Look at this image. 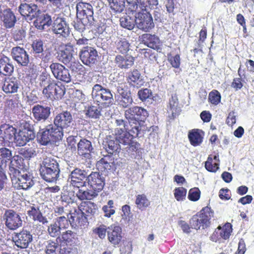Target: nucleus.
Here are the masks:
<instances>
[{
  "label": "nucleus",
  "instance_id": "48",
  "mask_svg": "<svg viewBox=\"0 0 254 254\" xmlns=\"http://www.w3.org/2000/svg\"><path fill=\"white\" fill-rule=\"evenodd\" d=\"M58 238L66 244L71 243L75 240L76 233L71 230H67L63 232Z\"/></svg>",
  "mask_w": 254,
  "mask_h": 254
},
{
  "label": "nucleus",
  "instance_id": "11",
  "mask_svg": "<svg viewBox=\"0 0 254 254\" xmlns=\"http://www.w3.org/2000/svg\"><path fill=\"white\" fill-rule=\"evenodd\" d=\"M50 68L57 79L65 83L71 81V76L69 70L61 64L53 63L50 65Z\"/></svg>",
  "mask_w": 254,
  "mask_h": 254
},
{
  "label": "nucleus",
  "instance_id": "20",
  "mask_svg": "<svg viewBox=\"0 0 254 254\" xmlns=\"http://www.w3.org/2000/svg\"><path fill=\"white\" fill-rule=\"evenodd\" d=\"M71 185L74 188H80L86 186V171L79 168L74 169L70 173Z\"/></svg>",
  "mask_w": 254,
  "mask_h": 254
},
{
  "label": "nucleus",
  "instance_id": "4",
  "mask_svg": "<svg viewBox=\"0 0 254 254\" xmlns=\"http://www.w3.org/2000/svg\"><path fill=\"white\" fill-rule=\"evenodd\" d=\"M91 95L94 102L101 107H109L113 101V96L110 90L99 84H95L92 87Z\"/></svg>",
  "mask_w": 254,
  "mask_h": 254
},
{
  "label": "nucleus",
  "instance_id": "3",
  "mask_svg": "<svg viewBox=\"0 0 254 254\" xmlns=\"http://www.w3.org/2000/svg\"><path fill=\"white\" fill-rule=\"evenodd\" d=\"M214 216V211L208 206L203 207L199 212L193 215L190 219L192 229L196 230L208 228L211 224V219Z\"/></svg>",
  "mask_w": 254,
  "mask_h": 254
},
{
  "label": "nucleus",
  "instance_id": "38",
  "mask_svg": "<svg viewBox=\"0 0 254 254\" xmlns=\"http://www.w3.org/2000/svg\"><path fill=\"white\" fill-rule=\"evenodd\" d=\"M51 16L48 14H43L38 16L34 21L35 27L39 30H44L46 27H48L52 24Z\"/></svg>",
  "mask_w": 254,
  "mask_h": 254
},
{
  "label": "nucleus",
  "instance_id": "49",
  "mask_svg": "<svg viewBox=\"0 0 254 254\" xmlns=\"http://www.w3.org/2000/svg\"><path fill=\"white\" fill-rule=\"evenodd\" d=\"M101 108L99 106L98 107L95 106H89L86 111V115L91 118L99 119L101 116Z\"/></svg>",
  "mask_w": 254,
  "mask_h": 254
},
{
  "label": "nucleus",
  "instance_id": "53",
  "mask_svg": "<svg viewBox=\"0 0 254 254\" xmlns=\"http://www.w3.org/2000/svg\"><path fill=\"white\" fill-rule=\"evenodd\" d=\"M114 204V201L113 200H109L107 202V204L102 207V210L104 213V216L105 217L110 218L115 213Z\"/></svg>",
  "mask_w": 254,
  "mask_h": 254
},
{
  "label": "nucleus",
  "instance_id": "8",
  "mask_svg": "<svg viewBox=\"0 0 254 254\" xmlns=\"http://www.w3.org/2000/svg\"><path fill=\"white\" fill-rule=\"evenodd\" d=\"M10 177L12 181L15 180V187L18 189L26 190L34 184L32 175L27 170H21L20 172L16 174V177H13V176Z\"/></svg>",
  "mask_w": 254,
  "mask_h": 254
},
{
  "label": "nucleus",
  "instance_id": "51",
  "mask_svg": "<svg viewBox=\"0 0 254 254\" xmlns=\"http://www.w3.org/2000/svg\"><path fill=\"white\" fill-rule=\"evenodd\" d=\"M77 18L76 21L74 22V27L79 32H83L85 29L86 26H91L93 24V22L86 19Z\"/></svg>",
  "mask_w": 254,
  "mask_h": 254
},
{
  "label": "nucleus",
  "instance_id": "16",
  "mask_svg": "<svg viewBox=\"0 0 254 254\" xmlns=\"http://www.w3.org/2000/svg\"><path fill=\"white\" fill-rule=\"evenodd\" d=\"M77 17L81 19H86L94 23L93 9L89 3L80 1L76 6Z\"/></svg>",
  "mask_w": 254,
  "mask_h": 254
},
{
  "label": "nucleus",
  "instance_id": "60",
  "mask_svg": "<svg viewBox=\"0 0 254 254\" xmlns=\"http://www.w3.org/2000/svg\"><path fill=\"white\" fill-rule=\"evenodd\" d=\"M69 67L72 71L78 72L79 74L85 72V67L78 61H71Z\"/></svg>",
  "mask_w": 254,
  "mask_h": 254
},
{
  "label": "nucleus",
  "instance_id": "30",
  "mask_svg": "<svg viewBox=\"0 0 254 254\" xmlns=\"http://www.w3.org/2000/svg\"><path fill=\"white\" fill-rule=\"evenodd\" d=\"M0 17L3 22L4 27L6 28L13 27L16 22L15 14L9 8L4 9L1 12Z\"/></svg>",
  "mask_w": 254,
  "mask_h": 254
},
{
  "label": "nucleus",
  "instance_id": "28",
  "mask_svg": "<svg viewBox=\"0 0 254 254\" xmlns=\"http://www.w3.org/2000/svg\"><path fill=\"white\" fill-rule=\"evenodd\" d=\"M127 81L128 84L132 87L138 88L144 84V81L140 71L134 69L128 73Z\"/></svg>",
  "mask_w": 254,
  "mask_h": 254
},
{
  "label": "nucleus",
  "instance_id": "33",
  "mask_svg": "<svg viewBox=\"0 0 254 254\" xmlns=\"http://www.w3.org/2000/svg\"><path fill=\"white\" fill-rule=\"evenodd\" d=\"M35 137V133L34 131L20 130L16 138V143L19 146H23L30 140L34 139Z\"/></svg>",
  "mask_w": 254,
  "mask_h": 254
},
{
  "label": "nucleus",
  "instance_id": "6",
  "mask_svg": "<svg viewBox=\"0 0 254 254\" xmlns=\"http://www.w3.org/2000/svg\"><path fill=\"white\" fill-rule=\"evenodd\" d=\"M139 133L136 136H133L130 130L123 129V127H116L114 130V134L120 143L128 145L129 149L132 151H136L139 147L140 144L138 142L132 140L133 138L138 136Z\"/></svg>",
  "mask_w": 254,
  "mask_h": 254
},
{
  "label": "nucleus",
  "instance_id": "1",
  "mask_svg": "<svg viewBox=\"0 0 254 254\" xmlns=\"http://www.w3.org/2000/svg\"><path fill=\"white\" fill-rule=\"evenodd\" d=\"M124 115L127 122L117 119L115 121L117 127L130 130L133 136H136L141 130L140 122L148 116L147 111L141 107L135 106L125 110Z\"/></svg>",
  "mask_w": 254,
  "mask_h": 254
},
{
  "label": "nucleus",
  "instance_id": "59",
  "mask_svg": "<svg viewBox=\"0 0 254 254\" xmlns=\"http://www.w3.org/2000/svg\"><path fill=\"white\" fill-rule=\"evenodd\" d=\"M55 223L61 230L66 229L69 227V218L67 219L64 216L58 217L56 219Z\"/></svg>",
  "mask_w": 254,
  "mask_h": 254
},
{
  "label": "nucleus",
  "instance_id": "61",
  "mask_svg": "<svg viewBox=\"0 0 254 254\" xmlns=\"http://www.w3.org/2000/svg\"><path fill=\"white\" fill-rule=\"evenodd\" d=\"M138 2L140 7L144 10L147 8H151L158 4L157 0H138Z\"/></svg>",
  "mask_w": 254,
  "mask_h": 254
},
{
  "label": "nucleus",
  "instance_id": "26",
  "mask_svg": "<svg viewBox=\"0 0 254 254\" xmlns=\"http://www.w3.org/2000/svg\"><path fill=\"white\" fill-rule=\"evenodd\" d=\"M107 237L112 245L114 246L118 245L123 237L122 228L118 226L111 225L107 228Z\"/></svg>",
  "mask_w": 254,
  "mask_h": 254
},
{
  "label": "nucleus",
  "instance_id": "19",
  "mask_svg": "<svg viewBox=\"0 0 254 254\" xmlns=\"http://www.w3.org/2000/svg\"><path fill=\"white\" fill-rule=\"evenodd\" d=\"M11 55L19 65L26 66L29 63V55L23 48L19 46L13 47L11 51Z\"/></svg>",
  "mask_w": 254,
  "mask_h": 254
},
{
  "label": "nucleus",
  "instance_id": "21",
  "mask_svg": "<svg viewBox=\"0 0 254 254\" xmlns=\"http://www.w3.org/2000/svg\"><path fill=\"white\" fill-rule=\"evenodd\" d=\"M142 42L150 48L161 53L162 50V43L159 38L155 35L149 33L143 34L141 37Z\"/></svg>",
  "mask_w": 254,
  "mask_h": 254
},
{
  "label": "nucleus",
  "instance_id": "23",
  "mask_svg": "<svg viewBox=\"0 0 254 254\" xmlns=\"http://www.w3.org/2000/svg\"><path fill=\"white\" fill-rule=\"evenodd\" d=\"M88 218L81 213L77 212L75 211L70 213V216L69 217V221L70 225L72 227H78L81 229H85L87 227L89 222Z\"/></svg>",
  "mask_w": 254,
  "mask_h": 254
},
{
  "label": "nucleus",
  "instance_id": "56",
  "mask_svg": "<svg viewBox=\"0 0 254 254\" xmlns=\"http://www.w3.org/2000/svg\"><path fill=\"white\" fill-rule=\"evenodd\" d=\"M127 2V11L129 14L130 13L133 14L134 13L140 12L138 10L139 8L142 11H146L147 10V9L146 10H144L140 7L139 3L138 2V0H134V1H128Z\"/></svg>",
  "mask_w": 254,
  "mask_h": 254
},
{
  "label": "nucleus",
  "instance_id": "22",
  "mask_svg": "<svg viewBox=\"0 0 254 254\" xmlns=\"http://www.w3.org/2000/svg\"><path fill=\"white\" fill-rule=\"evenodd\" d=\"M88 185L97 192L102 190L105 185L104 178L99 172H92L87 179Z\"/></svg>",
  "mask_w": 254,
  "mask_h": 254
},
{
  "label": "nucleus",
  "instance_id": "12",
  "mask_svg": "<svg viewBox=\"0 0 254 254\" xmlns=\"http://www.w3.org/2000/svg\"><path fill=\"white\" fill-rule=\"evenodd\" d=\"M135 17V24L141 30L148 31L154 26L152 17L149 12H138Z\"/></svg>",
  "mask_w": 254,
  "mask_h": 254
},
{
  "label": "nucleus",
  "instance_id": "57",
  "mask_svg": "<svg viewBox=\"0 0 254 254\" xmlns=\"http://www.w3.org/2000/svg\"><path fill=\"white\" fill-rule=\"evenodd\" d=\"M174 197L178 201H182L185 199L187 190L184 187L176 188L174 190Z\"/></svg>",
  "mask_w": 254,
  "mask_h": 254
},
{
  "label": "nucleus",
  "instance_id": "34",
  "mask_svg": "<svg viewBox=\"0 0 254 254\" xmlns=\"http://www.w3.org/2000/svg\"><path fill=\"white\" fill-rule=\"evenodd\" d=\"M28 216L32 218L34 221H38L43 224L47 223L48 221L46 217L44 216L40 210L39 207L33 205L30 206L29 210L27 211Z\"/></svg>",
  "mask_w": 254,
  "mask_h": 254
},
{
  "label": "nucleus",
  "instance_id": "54",
  "mask_svg": "<svg viewBox=\"0 0 254 254\" xmlns=\"http://www.w3.org/2000/svg\"><path fill=\"white\" fill-rule=\"evenodd\" d=\"M117 102L120 107L127 108L132 104L133 99L131 95L125 97H118Z\"/></svg>",
  "mask_w": 254,
  "mask_h": 254
},
{
  "label": "nucleus",
  "instance_id": "62",
  "mask_svg": "<svg viewBox=\"0 0 254 254\" xmlns=\"http://www.w3.org/2000/svg\"><path fill=\"white\" fill-rule=\"evenodd\" d=\"M188 198L192 201L198 200L200 197V191L198 188H193L189 191Z\"/></svg>",
  "mask_w": 254,
  "mask_h": 254
},
{
  "label": "nucleus",
  "instance_id": "39",
  "mask_svg": "<svg viewBox=\"0 0 254 254\" xmlns=\"http://www.w3.org/2000/svg\"><path fill=\"white\" fill-rule=\"evenodd\" d=\"M202 131L199 129H193L189 131L188 138L190 143L193 146L199 145L203 141V136L201 134Z\"/></svg>",
  "mask_w": 254,
  "mask_h": 254
},
{
  "label": "nucleus",
  "instance_id": "63",
  "mask_svg": "<svg viewBox=\"0 0 254 254\" xmlns=\"http://www.w3.org/2000/svg\"><path fill=\"white\" fill-rule=\"evenodd\" d=\"M168 60L172 67L178 68L180 67L181 64V58L179 54H177L174 56H171V55H168Z\"/></svg>",
  "mask_w": 254,
  "mask_h": 254
},
{
  "label": "nucleus",
  "instance_id": "31",
  "mask_svg": "<svg viewBox=\"0 0 254 254\" xmlns=\"http://www.w3.org/2000/svg\"><path fill=\"white\" fill-rule=\"evenodd\" d=\"M14 71L10 59L4 55L0 58V74L10 76Z\"/></svg>",
  "mask_w": 254,
  "mask_h": 254
},
{
  "label": "nucleus",
  "instance_id": "46",
  "mask_svg": "<svg viewBox=\"0 0 254 254\" xmlns=\"http://www.w3.org/2000/svg\"><path fill=\"white\" fill-rule=\"evenodd\" d=\"M110 8L115 12H122L125 7L124 0H107Z\"/></svg>",
  "mask_w": 254,
  "mask_h": 254
},
{
  "label": "nucleus",
  "instance_id": "2",
  "mask_svg": "<svg viewBox=\"0 0 254 254\" xmlns=\"http://www.w3.org/2000/svg\"><path fill=\"white\" fill-rule=\"evenodd\" d=\"M60 169L56 159L52 157L44 159L40 165V173L41 177L47 182H55L59 177Z\"/></svg>",
  "mask_w": 254,
  "mask_h": 254
},
{
  "label": "nucleus",
  "instance_id": "5",
  "mask_svg": "<svg viewBox=\"0 0 254 254\" xmlns=\"http://www.w3.org/2000/svg\"><path fill=\"white\" fill-rule=\"evenodd\" d=\"M63 136V130L54 124H51L38 135V138L42 145H46L50 142H56L61 140Z\"/></svg>",
  "mask_w": 254,
  "mask_h": 254
},
{
  "label": "nucleus",
  "instance_id": "10",
  "mask_svg": "<svg viewBox=\"0 0 254 254\" xmlns=\"http://www.w3.org/2000/svg\"><path fill=\"white\" fill-rule=\"evenodd\" d=\"M12 240L17 248L24 249L27 248L31 243L33 236L30 231L23 228L19 232L14 233Z\"/></svg>",
  "mask_w": 254,
  "mask_h": 254
},
{
  "label": "nucleus",
  "instance_id": "43",
  "mask_svg": "<svg viewBox=\"0 0 254 254\" xmlns=\"http://www.w3.org/2000/svg\"><path fill=\"white\" fill-rule=\"evenodd\" d=\"M61 246L57 241L49 240L47 241V244L46 246V254H60Z\"/></svg>",
  "mask_w": 254,
  "mask_h": 254
},
{
  "label": "nucleus",
  "instance_id": "18",
  "mask_svg": "<svg viewBox=\"0 0 254 254\" xmlns=\"http://www.w3.org/2000/svg\"><path fill=\"white\" fill-rule=\"evenodd\" d=\"M73 52V46L70 43H68L60 46L57 52V58L59 61L67 65L71 62Z\"/></svg>",
  "mask_w": 254,
  "mask_h": 254
},
{
  "label": "nucleus",
  "instance_id": "52",
  "mask_svg": "<svg viewBox=\"0 0 254 254\" xmlns=\"http://www.w3.org/2000/svg\"><path fill=\"white\" fill-rule=\"evenodd\" d=\"M11 156V151L9 149L5 147L0 148V168H2V165L9 160Z\"/></svg>",
  "mask_w": 254,
  "mask_h": 254
},
{
  "label": "nucleus",
  "instance_id": "36",
  "mask_svg": "<svg viewBox=\"0 0 254 254\" xmlns=\"http://www.w3.org/2000/svg\"><path fill=\"white\" fill-rule=\"evenodd\" d=\"M18 10L23 17H34L38 10V6L35 4L21 3L18 7Z\"/></svg>",
  "mask_w": 254,
  "mask_h": 254
},
{
  "label": "nucleus",
  "instance_id": "40",
  "mask_svg": "<svg viewBox=\"0 0 254 254\" xmlns=\"http://www.w3.org/2000/svg\"><path fill=\"white\" fill-rule=\"evenodd\" d=\"M113 163L110 156H105L97 162L96 166L99 171L105 172L111 170Z\"/></svg>",
  "mask_w": 254,
  "mask_h": 254
},
{
  "label": "nucleus",
  "instance_id": "14",
  "mask_svg": "<svg viewBox=\"0 0 254 254\" xmlns=\"http://www.w3.org/2000/svg\"><path fill=\"white\" fill-rule=\"evenodd\" d=\"M98 52L91 47L86 46L82 48L79 52V58L83 64L90 65L97 62Z\"/></svg>",
  "mask_w": 254,
  "mask_h": 254
},
{
  "label": "nucleus",
  "instance_id": "45",
  "mask_svg": "<svg viewBox=\"0 0 254 254\" xmlns=\"http://www.w3.org/2000/svg\"><path fill=\"white\" fill-rule=\"evenodd\" d=\"M70 201L67 202H65V204H63L62 206L56 207L54 209V213L56 216L61 215L64 213H65L67 216L72 213V210L71 208L70 204H72L73 202L70 198Z\"/></svg>",
  "mask_w": 254,
  "mask_h": 254
},
{
  "label": "nucleus",
  "instance_id": "41",
  "mask_svg": "<svg viewBox=\"0 0 254 254\" xmlns=\"http://www.w3.org/2000/svg\"><path fill=\"white\" fill-rule=\"evenodd\" d=\"M92 149L91 142L85 138L80 139L77 144V152L81 156L89 153Z\"/></svg>",
  "mask_w": 254,
  "mask_h": 254
},
{
  "label": "nucleus",
  "instance_id": "29",
  "mask_svg": "<svg viewBox=\"0 0 254 254\" xmlns=\"http://www.w3.org/2000/svg\"><path fill=\"white\" fill-rule=\"evenodd\" d=\"M24 168V159L19 155H14L11 159L9 166V175L13 177H16V174L20 172L19 169L23 170Z\"/></svg>",
  "mask_w": 254,
  "mask_h": 254
},
{
  "label": "nucleus",
  "instance_id": "13",
  "mask_svg": "<svg viewBox=\"0 0 254 254\" xmlns=\"http://www.w3.org/2000/svg\"><path fill=\"white\" fill-rule=\"evenodd\" d=\"M232 225L227 222L223 226H218L210 236V240L217 242L223 240H228L232 232Z\"/></svg>",
  "mask_w": 254,
  "mask_h": 254
},
{
  "label": "nucleus",
  "instance_id": "24",
  "mask_svg": "<svg viewBox=\"0 0 254 254\" xmlns=\"http://www.w3.org/2000/svg\"><path fill=\"white\" fill-rule=\"evenodd\" d=\"M21 82L16 77L11 76L5 78L2 86V90L6 94H14L20 89Z\"/></svg>",
  "mask_w": 254,
  "mask_h": 254
},
{
  "label": "nucleus",
  "instance_id": "15",
  "mask_svg": "<svg viewBox=\"0 0 254 254\" xmlns=\"http://www.w3.org/2000/svg\"><path fill=\"white\" fill-rule=\"evenodd\" d=\"M16 129L12 126L4 124L0 126V143L5 144L16 140Z\"/></svg>",
  "mask_w": 254,
  "mask_h": 254
},
{
  "label": "nucleus",
  "instance_id": "35",
  "mask_svg": "<svg viewBox=\"0 0 254 254\" xmlns=\"http://www.w3.org/2000/svg\"><path fill=\"white\" fill-rule=\"evenodd\" d=\"M32 113L34 117L37 121L45 120L50 115V108L37 105L33 107Z\"/></svg>",
  "mask_w": 254,
  "mask_h": 254
},
{
  "label": "nucleus",
  "instance_id": "55",
  "mask_svg": "<svg viewBox=\"0 0 254 254\" xmlns=\"http://www.w3.org/2000/svg\"><path fill=\"white\" fill-rule=\"evenodd\" d=\"M221 96L219 92L215 89L211 91L208 95V101L211 104L217 105L221 102Z\"/></svg>",
  "mask_w": 254,
  "mask_h": 254
},
{
  "label": "nucleus",
  "instance_id": "44",
  "mask_svg": "<svg viewBox=\"0 0 254 254\" xmlns=\"http://www.w3.org/2000/svg\"><path fill=\"white\" fill-rule=\"evenodd\" d=\"M97 195V192L94 190H83L81 189H79L76 193L77 197L81 200L85 199L91 200L96 197Z\"/></svg>",
  "mask_w": 254,
  "mask_h": 254
},
{
  "label": "nucleus",
  "instance_id": "25",
  "mask_svg": "<svg viewBox=\"0 0 254 254\" xmlns=\"http://www.w3.org/2000/svg\"><path fill=\"white\" fill-rule=\"evenodd\" d=\"M80 213L92 219L98 214V208L97 205L91 201H82L78 206Z\"/></svg>",
  "mask_w": 254,
  "mask_h": 254
},
{
  "label": "nucleus",
  "instance_id": "27",
  "mask_svg": "<svg viewBox=\"0 0 254 254\" xmlns=\"http://www.w3.org/2000/svg\"><path fill=\"white\" fill-rule=\"evenodd\" d=\"M52 30L54 33L66 37L69 34V28L65 20L60 17H57L52 26Z\"/></svg>",
  "mask_w": 254,
  "mask_h": 254
},
{
  "label": "nucleus",
  "instance_id": "58",
  "mask_svg": "<svg viewBox=\"0 0 254 254\" xmlns=\"http://www.w3.org/2000/svg\"><path fill=\"white\" fill-rule=\"evenodd\" d=\"M206 169L211 172H216L219 169V164L217 163H213V158L209 155L207 161L205 163Z\"/></svg>",
  "mask_w": 254,
  "mask_h": 254
},
{
  "label": "nucleus",
  "instance_id": "17",
  "mask_svg": "<svg viewBox=\"0 0 254 254\" xmlns=\"http://www.w3.org/2000/svg\"><path fill=\"white\" fill-rule=\"evenodd\" d=\"M73 120L71 113L67 111L58 114L54 118V124L61 129H67L72 125Z\"/></svg>",
  "mask_w": 254,
  "mask_h": 254
},
{
  "label": "nucleus",
  "instance_id": "42",
  "mask_svg": "<svg viewBox=\"0 0 254 254\" xmlns=\"http://www.w3.org/2000/svg\"><path fill=\"white\" fill-rule=\"evenodd\" d=\"M135 204L139 210L143 211L149 207L150 201L145 194H140L136 195Z\"/></svg>",
  "mask_w": 254,
  "mask_h": 254
},
{
  "label": "nucleus",
  "instance_id": "64",
  "mask_svg": "<svg viewBox=\"0 0 254 254\" xmlns=\"http://www.w3.org/2000/svg\"><path fill=\"white\" fill-rule=\"evenodd\" d=\"M181 218L182 217L180 218L178 221V226L184 233L190 234L191 232V229H192L191 224L185 220H182Z\"/></svg>",
  "mask_w": 254,
  "mask_h": 254
},
{
  "label": "nucleus",
  "instance_id": "9",
  "mask_svg": "<svg viewBox=\"0 0 254 254\" xmlns=\"http://www.w3.org/2000/svg\"><path fill=\"white\" fill-rule=\"evenodd\" d=\"M3 218L6 227L10 230H15L22 226L19 214L13 209L5 210Z\"/></svg>",
  "mask_w": 254,
  "mask_h": 254
},
{
  "label": "nucleus",
  "instance_id": "32",
  "mask_svg": "<svg viewBox=\"0 0 254 254\" xmlns=\"http://www.w3.org/2000/svg\"><path fill=\"white\" fill-rule=\"evenodd\" d=\"M134 58L131 56L118 55L115 59L116 65L121 69H128L134 64Z\"/></svg>",
  "mask_w": 254,
  "mask_h": 254
},
{
  "label": "nucleus",
  "instance_id": "37",
  "mask_svg": "<svg viewBox=\"0 0 254 254\" xmlns=\"http://www.w3.org/2000/svg\"><path fill=\"white\" fill-rule=\"evenodd\" d=\"M116 140L112 139L111 137L107 138L106 142L105 149L106 151L111 155L119 153L121 150L120 141L116 136Z\"/></svg>",
  "mask_w": 254,
  "mask_h": 254
},
{
  "label": "nucleus",
  "instance_id": "47",
  "mask_svg": "<svg viewBox=\"0 0 254 254\" xmlns=\"http://www.w3.org/2000/svg\"><path fill=\"white\" fill-rule=\"evenodd\" d=\"M116 47L119 53L124 54L129 50L130 44L126 38H121L116 42Z\"/></svg>",
  "mask_w": 254,
  "mask_h": 254
},
{
  "label": "nucleus",
  "instance_id": "50",
  "mask_svg": "<svg viewBox=\"0 0 254 254\" xmlns=\"http://www.w3.org/2000/svg\"><path fill=\"white\" fill-rule=\"evenodd\" d=\"M120 21L122 27L129 30H131L134 28V23H135V19L129 15L122 17Z\"/></svg>",
  "mask_w": 254,
  "mask_h": 254
},
{
  "label": "nucleus",
  "instance_id": "7",
  "mask_svg": "<svg viewBox=\"0 0 254 254\" xmlns=\"http://www.w3.org/2000/svg\"><path fill=\"white\" fill-rule=\"evenodd\" d=\"M42 92L47 99L51 100H59L64 95L65 87L61 82L53 81L43 89Z\"/></svg>",
  "mask_w": 254,
  "mask_h": 254
}]
</instances>
